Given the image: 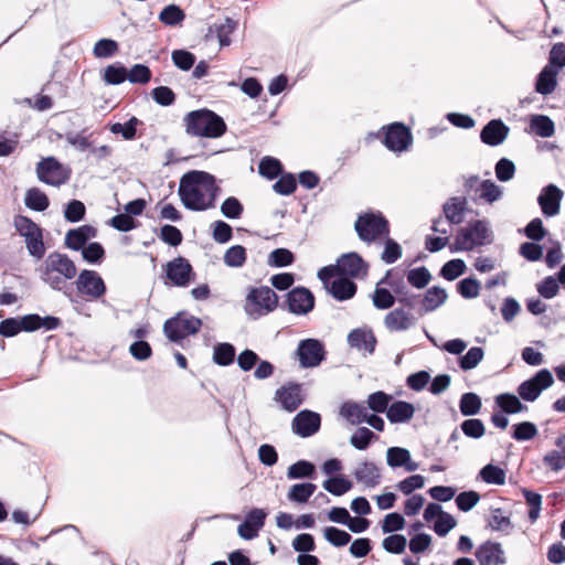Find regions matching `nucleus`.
Wrapping results in <instances>:
<instances>
[{"mask_svg": "<svg viewBox=\"0 0 565 565\" xmlns=\"http://www.w3.org/2000/svg\"><path fill=\"white\" fill-rule=\"evenodd\" d=\"M295 260L296 256L290 249L278 247L270 252L267 264L270 267L282 268L292 265Z\"/></svg>", "mask_w": 565, "mask_h": 565, "instance_id": "nucleus-47", "label": "nucleus"}, {"mask_svg": "<svg viewBox=\"0 0 565 565\" xmlns=\"http://www.w3.org/2000/svg\"><path fill=\"white\" fill-rule=\"evenodd\" d=\"M236 349L230 342L216 343L213 348V362L220 366H228L235 361Z\"/></svg>", "mask_w": 565, "mask_h": 565, "instance_id": "nucleus-36", "label": "nucleus"}, {"mask_svg": "<svg viewBox=\"0 0 565 565\" xmlns=\"http://www.w3.org/2000/svg\"><path fill=\"white\" fill-rule=\"evenodd\" d=\"M321 428V415L311 409H302L291 422L292 433L301 438L316 435Z\"/></svg>", "mask_w": 565, "mask_h": 565, "instance_id": "nucleus-16", "label": "nucleus"}, {"mask_svg": "<svg viewBox=\"0 0 565 565\" xmlns=\"http://www.w3.org/2000/svg\"><path fill=\"white\" fill-rule=\"evenodd\" d=\"M407 282L416 288L424 289L431 280V274L425 266L412 268L406 273Z\"/></svg>", "mask_w": 565, "mask_h": 565, "instance_id": "nucleus-49", "label": "nucleus"}, {"mask_svg": "<svg viewBox=\"0 0 565 565\" xmlns=\"http://www.w3.org/2000/svg\"><path fill=\"white\" fill-rule=\"evenodd\" d=\"M86 214L85 204L76 199H72L64 207V217L70 223H77L84 220Z\"/></svg>", "mask_w": 565, "mask_h": 565, "instance_id": "nucleus-59", "label": "nucleus"}, {"mask_svg": "<svg viewBox=\"0 0 565 565\" xmlns=\"http://www.w3.org/2000/svg\"><path fill=\"white\" fill-rule=\"evenodd\" d=\"M222 189L215 175L202 170L185 172L179 183L178 195L183 206L193 212H202L215 207Z\"/></svg>", "mask_w": 565, "mask_h": 565, "instance_id": "nucleus-1", "label": "nucleus"}, {"mask_svg": "<svg viewBox=\"0 0 565 565\" xmlns=\"http://www.w3.org/2000/svg\"><path fill=\"white\" fill-rule=\"evenodd\" d=\"M326 290L335 300L347 301L355 296L358 291V285L353 280L341 276L333 279L332 282H329V286Z\"/></svg>", "mask_w": 565, "mask_h": 565, "instance_id": "nucleus-25", "label": "nucleus"}, {"mask_svg": "<svg viewBox=\"0 0 565 565\" xmlns=\"http://www.w3.org/2000/svg\"><path fill=\"white\" fill-rule=\"evenodd\" d=\"M466 188L468 191H475L480 199L489 203L494 202V181L490 179L480 180L473 175L466 181Z\"/></svg>", "mask_w": 565, "mask_h": 565, "instance_id": "nucleus-30", "label": "nucleus"}, {"mask_svg": "<svg viewBox=\"0 0 565 565\" xmlns=\"http://www.w3.org/2000/svg\"><path fill=\"white\" fill-rule=\"evenodd\" d=\"M348 343L364 354H373L377 344V339L371 328H355L348 334Z\"/></svg>", "mask_w": 565, "mask_h": 565, "instance_id": "nucleus-20", "label": "nucleus"}, {"mask_svg": "<svg viewBox=\"0 0 565 565\" xmlns=\"http://www.w3.org/2000/svg\"><path fill=\"white\" fill-rule=\"evenodd\" d=\"M337 265L339 266L341 276L351 280L364 278L369 273V264L356 252L342 254L337 259Z\"/></svg>", "mask_w": 565, "mask_h": 565, "instance_id": "nucleus-17", "label": "nucleus"}, {"mask_svg": "<svg viewBox=\"0 0 565 565\" xmlns=\"http://www.w3.org/2000/svg\"><path fill=\"white\" fill-rule=\"evenodd\" d=\"M83 259L90 265H100L105 257L106 252L99 242H90L81 250Z\"/></svg>", "mask_w": 565, "mask_h": 565, "instance_id": "nucleus-51", "label": "nucleus"}, {"mask_svg": "<svg viewBox=\"0 0 565 565\" xmlns=\"http://www.w3.org/2000/svg\"><path fill=\"white\" fill-rule=\"evenodd\" d=\"M481 398L477 393H463L459 399V409L463 416H475L481 409Z\"/></svg>", "mask_w": 565, "mask_h": 565, "instance_id": "nucleus-44", "label": "nucleus"}, {"mask_svg": "<svg viewBox=\"0 0 565 565\" xmlns=\"http://www.w3.org/2000/svg\"><path fill=\"white\" fill-rule=\"evenodd\" d=\"M358 482L367 488H374L381 482L380 469L373 461H363L353 472Z\"/></svg>", "mask_w": 565, "mask_h": 565, "instance_id": "nucleus-28", "label": "nucleus"}, {"mask_svg": "<svg viewBox=\"0 0 565 565\" xmlns=\"http://www.w3.org/2000/svg\"><path fill=\"white\" fill-rule=\"evenodd\" d=\"M243 212L244 206L236 196H228L221 204V213L228 220H238Z\"/></svg>", "mask_w": 565, "mask_h": 565, "instance_id": "nucleus-61", "label": "nucleus"}, {"mask_svg": "<svg viewBox=\"0 0 565 565\" xmlns=\"http://www.w3.org/2000/svg\"><path fill=\"white\" fill-rule=\"evenodd\" d=\"M40 279L51 289L62 291L65 297L73 301V288L67 284L77 275L75 263L60 252L50 253L42 264L36 268Z\"/></svg>", "mask_w": 565, "mask_h": 565, "instance_id": "nucleus-2", "label": "nucleus"}, {"mask_svg": "<svg viewBox=\"0 0 565 565\" xmlns=\"http://www.w3.org/2000/svg\"><path fill=\"white\" fill-rule=\"evenodd\" d=\"M296 355L302 369H312L326 360L327 351L321 340L307 338L299 341Z\"/></svg>", "mask_w": 565, "mask_h": 565, "instance_id": "nucleus-12", "label": "nucleus"}, {"mask_svg": "<svg viewBox=\"0 0 565 565\" xmlns=\"http://www.w3.org/2000/svg\"><path fill=\"white\" fill-rule=\"evenodd\" d=\"M489 233L488 223L484 220H475L460 227L450 244L451 253L469 252L477 246H482Z\"/></svg>", "mask_w": 565, "mask_h": 565, "instance_id": "nucleus-5", "label": "nucleus"}, {"mask_svg": "<svg viewBox=\"0 0 565 565\" xmlns=\"http://www.w3.org/2000/svg\"><path fill=\"white\" fill-rule=\"evenodd\" d=\"M274 399L288 413L297 411L305 402L302 384L295 381L282 384L276 390Z\"/></svg>", "mask_w": 565, "mask_h": 565, "instance_id": "nucleus-14", "label": "nucleus"}, {"mask_svg": "<svg viewBox=\"0 0 565 565\" xmlns=\"http://www.w3.org/2000/svg\"><path fill=\"white\" fill-rule=\"evenodd\" d=\"M266 518L267 512L264 509H250L246 513L244 521L237 526L238 535L246 541L255 539L264 527Z\"/></svg>", "mask_w": 565, "mask_h": 565, "instance_id": "nucleus-18", "label": "nucleus"}, {"mask_svg": "<svg viewBox=\"0 0 565 565\" xmlns=\"http://www.w3.org/2000/svg\"><path fill=\"white\" fill-rule=\"evenodd\" d=\"M127 67L120 62H115L104 70L103 79L108 85H119L127 81Z\"/></svg>", "mask_w": 565, "mask_h": 565, "instance_id": "nucleus-45", "label": "nucleus"}, {"mask_svg": "<svg viewBox=\"0 0 565 565\" xmlns=\"http://www.w3.org/2000/svg\"><path fill=\"white\" fill-rule=\"evenodd\" d=\"M484 355L483 349L480 347L470 348L465 354H461L458 359V365L462 371H469L482 361Z\"/></svg>", "mask_w": 565, "mask_h": 565, "instance_id": "nucleus-53", "label": "nucleus"}, {"mask_svg": "<svg viewBox=\"0 0 565 565\" xmlns=\"http://www.w3.org/2000/svg\"><path fill=\"white\" fill-rule=\"evenodd\" d=\"M466 270L467 266L465 260L461 258H454L446 262L441 266L439 275L448 281H454L460 276H462L466 273Z\"/></svg>", "mask_w": 565, "mask_h": 565, "instance_id": "nucleus-42", "label": "nucleus"}, {"mask_svg": "<svg viewBox=\"0 0 565 565\" xmlns=\"http://www.w3.org/2000/svg\"><path fill=\"white\" fill-rule=\"evenodd\" d=\"M456 288L462 298L473 299L479 295L480 282L473 277H466L457 282Z\"/></svg>", "mask_w": 565, "mask_h": 565, "instance_id": "nucleus-62", "label": "nucleus"}, {"mask_svg": "<svg viewBox=\"0 0 565 565\" xmlns=\"http://www.w3.org/2000/svg\"><path fill=\"white\" fill-rule=\"evenodd\" d=\"M171 60L177 68L188 72L195 65L196 56L185 49H178L172 51Z\"/></svg>", "mask_w": 565, "mask_h": 565, "instance_id": "nucleus-54", "label": "nucleus"}, {"mask_svg": "<svg viewBox=\"0 0 565 565\" xmlns=\"http://www.w3.org/2000/svg\"><path fill=\"white\" fill-rule=\"evenodd\" d=\"M96 236L97 228L93 225L84 224L66 232L64 245L68 249L81 252Z\"/></svg>", "mask_w": 565, "mask_h": 565, "instance_id": "nucleus-21", "label": "nucleus"}, {"mask_svg": "<svg viewBox=\"0 0 565 565\" xmlns=\"http://www.w3.org/2000/svg\"><path fill=\"white\" fill-rule=\"evenodd\" d=\"M448 299V294L440 286H431L422 295V306L418 307V315L425 316L437 310Z\"/></svg>", "mask_w": 565, "mask_h": 565, "instance_id": "nucleus-23", "label": "nucleus"}, {"mask_svg": "<svg viewBox=\"0 0 565 565\" xmlns=\"http://www.w3.org/2000/svg\"><path fill=\"white\" fill-rule=\"evenodd\" d=\"M559 71L552 65H545L537 75L535 90L541 95L552 94L557 86V75Z\"/></svg>", "mask_w": 565, "mask_h": 565, "instance_id": "nucleus-29", "label": "nucleus"}, {"mask_svg": "<svg viewBox=\"0 0 565 565\" xmlns=\"http://www.w3.org/2000/svg\"><path fill=\"white\" fill-rule=\"evenodd\" d=\"M497 405L508 414H516L526 409L519 397L512 394H501L497 396Z\"/></svg>", "mask_w": 565, "mask_h": 565, "instance_id": "nucleus-58", "label": "nucleus"}, {"mask_svg": "<svg viewBox=\"0 0 565 565\" xmlns=\"http://www.w3.org/2000/svg\"><path fill=\"white\" fill-rule=\"evenodd\" d=\"M237 21L226 17L223 22L214 23L209 28V32H214L218 40L220 46H228L231 44V34L237 29Z\"/></svg>", "mask_w": 565, "mask_h": 565, "instance_id": "nucleus-32", "label": "nucleus"}, {"mask_svg": "<svg viewBox=\"0 0 565 565\" xmlns=\"http://www.w3.org/2000/svg\"><path fill=\"white\" fill-rule=\"evenodd\" d=\"M118 49V43L115 40L104 38L95 43L93 53L98 58H108L115 55Z\"/></svg>", "mask_w": 565, "mask_h": 565, "instance_id": "nucleus-63", "label": "nucleus"}, {"mask_svg": "<svg viewBox=\"0 0 565 565\" xmlns=\"http://www.w3.org/2000/svg\"><path fill=\"white\" fill-rule=\"evenodd\" d=\"M416 319L404 308H395L384 318V326L390 331H406L415 324Z\"/></svg>", "mask_w": 565, "mask_h": 565, "instance_id": "nucleus-26", "label": "nucleus"}, {"mask_svg": "<svg viewBox=\"0 0 565 565\" xmlns=\"http://www.w3.org/2000/svg\"><path fill=\"white\" fill-rule=\"evenodd\" d=\"M539 430L535 424L522 422L512 426V438L518 441H526L536 437Z\"/></svg>", "mask_w": 565, "mask_h": 565, "instance_id": "nucleus-60", "label": "nucleus"}, {"mask_svg": "<svg viewBox=\"0 0 565 565\" xmlns=\"http://www.w3.org/2000/svg\"><path fill=\"white\" fill-rule=\"evenodd\" d=\"M377 439V435L367 427H359L350 437V444L358 450H365Z\"/></svg>", "mask_w": 565, "mask_h": 565, "instance_id": "nucleus-46", "label": "nucleus"}, {"mask_svg": "<svg viewBox=\"0 0 565 565\" xmlns=\"http://www.w3.org/2000/svg\"><path fill=\"white\" fill-rule=\"evenodd\" d=\"M397 299L393 295V292L385 288V287H379L376 285L375 290L372 295V302L373 306L379 310H387L391 309Z\"/></svg>", "mask_w": 565, "mask_h": 565, "instance_id": "nucleus-50", "label": "nucleus"}, {"mask_svg": "<svg viewBox=\"0 0 565 565\" xmlns=\"http://www.w3.org/2000/svg\"><path fill=\"white\" fill-rule=\"evenodd\" d=\"M246 248L243 245H233L224 254V264L232 268L243 267L246 263Z\"/></svg>", "mask_w": 565, "mask_h": 565, "instance_id": "nucleus-56", "label": "nucleus"}, {"mask_svg": "<svg viewBox=\"0 0 565 565\" xmlns=\"http://www.w3.org/2000/svg\"><path fill=\"white\" fill-rule=\"evenodd\" d=\"M24 204L32 211L43 212L50 206V200L41 189L31 188L25 193Z\"/></svg>", "mask_w": 565, "mask_h": 565, "instance_id": "nucleus-37", "label": "nucleus"}, {"mask_svg": "<svg viewBox=\"0 0 565 565\" xmlns=\"http://www.w3.org/2000/svg\"><path fill=\"white\" fill-rule=\"evenodd\" d=\"M143 125V122L138 119L136 116H131L124 124L115 122L109 126V130L114 135H120L124 140H134L137 138V128L138 126Z\"/></svg>", "mask_w": 565, "mask_h": 565, "instance_id": "nucleus-35", "label": "nucleus"}, {"mask_svg": "<svg viewBox=\"0 0 565 565\" xmlns=\"http://www.w3.org/2000/svg\"><path fill=\"white\" fill-rule=\"evenodd\" d=\"M553 383L552 373L547 369H542L533 377L521 383L518 393L524 401L533 402L540 396L542 391L552 386Z\"/></svg>", "mask_w": 565, "mask_h": 565, "instance_id": "nucleus-15", "label": "nucleus"}, {"mask_svg": "<svg viewBox=\"0 0 565 565\" xmlns=\"http://www.w3.org/2000/svg\"><path fill=\"white\" fill-rule=\"evenodd\" d=\"M415 414V407L412 403L397 399L392 401L386 412V418L391 424L408 423Z\"/></svg>", "mask_w": 565, "mask_h": 565, "instance_id": "nucleus-27", "label": "nucleus"}, {"mask_svg": "<svg viewBox=\"0 0 565 565\" xmlns=\"http://www.w3.org/2000/svg\"><path fill=\"white\" fill-rule=\"evenodd\" d=\"M563 195V191L555 184L544 186L537 198L542 213L547 217L557 215L561 210Z\"/></svg>", "mask_w": 565, "mask_h": 565, "instance_id": "nucleus-19", "label": "nucleus"}, {"mask_svg": "<svg viewBox=\"0 0 565 565\" xmlns=\"http://www.w3.org/2000/svg\"><path fill=\"white\" fill-rule=\"evenodd\" d=\"M322 487L332 495L341 497L352 489L353 482L344 475H337L326 479Z\"/></svg>", "mask_w": 565, "mask_h": 565, "instance_id": "nucleus-38", "label": "nucleus"}, {"mask_svg": "<svg viewBox=\"0 0 565 565\" xmlns=\"http://www.w3.org/2000/svg\"><path fill=\"white\" fill-rule=\"evenodd\" d=\"M480 500V495L477 491L468 490L462 491L455 495V502L459 511L469 512L472 510Z\"/></svg>", "mask_w": 565, "mask_h": 565, "instance_id": "nucleus-64", "label": "nucleus"}, {"mask_svg": "<svg viewBox=\"0 0 565 565\" xmlns=\"http://www.w3.org/2000/svg\"><path fill=\"white\" fill-rule=\"evenodd\" d=\"M386 463L392 469L404 468L408 472H414L419 468V465L412 459L411 451L398 446L387 448Z\"/></svg>", "mask_w": 565, "mask_h": 565, "instance_id": "nucleus-22", "label": "nucleus"}, {"mask_svg": "<svg viewBox=\"0 0 565 565\" xmlns=\"http://www.w3.org/2000/svg\"><path fill=\"white\" fill-rule=\"evenodd\" d=\"M384 248L381 254V260L385 264H394L402 257V246L390 235L384 236Z\"/></svg>", "mask_w": 565, "mask_h": 565, "instance_id": "nucleus-57", "label": "nucleus"}, {"mask_svg": "<svg viewBox=\"0 0 565 565\" xmlns=\"http://www.w3.org/2000/svg\"><path fill=\"white\" fill-rule=\"evenodd\" d=\"M467 204L465 196H451L443 204V213L449 225H459L463 222Z\"/></svg>", "mask_w": 565, "mask_h": 565, "instance_id": "nucleus-24", "label": "nucleus"}, {"mask_svg": "<svg viewBox=\"0 0 565 565\" xmlns=\"http://www.w3.org/2000/svg\"><path fill=\"white\" fill-rule=\"evenodd\" d=\"M297 189V179L291 172H281L278 180L273 184V190L280 195H291Z\"/></svg>", "mask_w": 565, "mask_h": 565, "instance_id": "nucleus-52", "label": "nucleus"}, {"mask_svg": "<svg viewBox=\"0 0 565 565\" xmlns=\"http://www.w3.org/2000/svg\"><path fill=\"white\" fill-rule=\"evenodd\" d=\"M282 171L284 167L277 158L267 156L259 161L258 173L267 180L277 179Z\"/></svg>", "mask_w": 565, "mask_h": 565, "instance_id": "nucleus-41", "label": "nucleus"}, {"mask_svg": "<svg viewBox=\"0 0 565 565\" xmlns=\"http://www.w3.org/2000/svg\"><path fill=\"white\" fill-rule=\"evenodd\" d=\"M340 415L351 425L363 423L366 407L353 401H345L340 406Z\"/></svg>", "mask_w": 565, "mask_h": 565, "instance_id": "nucleus-33", "label": "nucleus"}, {"mask_svg": "<svg viewBox=\"0 0 565 565\" xmlns=\"http://www.w3.org/2000/svg\"><path fill=\"white\" fill-rule=\"evenodd\" d=\"M354 230L361 241L370 244L390 235V223L382 212L369 211L358 216Z\"/></svg>", "mask_w": 565, "mask_h": 565, "instance_id": "nucleus-4", "label": "nucleus"}, {"mask_svg": "<svg viewBox=\"0 0 565 565\" xmlns=\"http://www.w3.org/2000/svg\"><path fill=\"white\" fill-rule=\"evenodd\" d=\"M183 122L185 132L191 137L216 139L227 130L223 117L209 108L189 111L184 116Z\"/></svg>", "mask_w": 565, "mask_h": 565, "instance_id": "nucleus-3", "label": "nucleus"}, {"mask_svg": "<svg viewBox=\"0 0 565 565\" xmlns=\"http://www.w3.org/2000/svg\"><path fill=\"white\" fill-rule=\"evenodd\" d=\"M166 284L185 288L195 277V273L189 259L178 256L164 265Z\"/></svg>", "mask_w": 565, "mask_h": 565, "instance_id": "nucleus-11", "label": "nucleus"}, {"mask_svg": "<svg viewBox=\"0 0 565 565\" xmlns=\"http://www.w3.org/2000/svg\"><path fill=\"white\" fill-rule=\"evenodd\" d=\"M38 179L47 185L60 186L70 179V172L53 156L42 158L36 163Z\"/></svg>", "mask_w": 565, "mask_h": 565, "instance_id": "nucleus-10", "label": "nucleus"}, {"mask_svg": "<svg viewBox=\"0 0 565 565\" xmlns=\"http://www.w3.org/2000/svg\"><path fill=\"white\" fill-rule=\"evenodd\" d=\"M324 540L334 547H343L351 542L352 536L344 530L335 526H326L323 529Z\"/></svg>", "mask_w": 565, "mask_h": 565, "instance_id": "nucleus-55", "label": "nucleus"}, {"mask_svg": "<svg viewBox=\"0 0 565 565\" xmlns=\"http://www.w3.org/2000/svg\"><path fill=\"white\" fill-rule=\"evenodd\" d=\"M202 324L203 322L200 318L186 311H180L164 321L163 333L170 342L180 343L189 335L196 334Z\"/></svg>", "mask_w": 565, "mask_h": 565, "instance_id": "nucleus-7", "label": "nucleus"}, {"mask_svg": "<svg viewBox=\"0 0 565 565\" xmlns=\"http://www.w3.org/2000/svg\"><path fill=\"white\" fill-rule=\"evenodd\" d=\"M530 127L535 135L542 138L552 137L555 131L554 122L550 117L544 115L532 116Z\"/></svg>", "mask_w": 565, "mask_h": 565, "instance_id": "nucleus-43", "label": "nucleus"}, {"mask_svg": "<svg viewBox=\"0 0 565 565\" xmlns=\"http://www.w3.org/2000/svg\"><path fill=\"white\" fill-rule=\"evenodd\" d=\"M185 19L183 9L174 3L166 6L159 13V21L167 26H177Z\"/></svg>", "mask_w": 565, "mask_h": 565, "instance_id": "nucleus-39", "label": "nucleus"}, {"mask_svg": "<svg viewBox=\"0 0 565 565\" xmlns=\"http://www.w3.org/2000/svg\"><path fill=\"white\" fill-rule=\"evenodd\" d=\"M286 299L280 303L282 310L296 316H306L315 309L316 298L313 292L305 287L297 286L286 294Z\"/></svg>", "mask_w": 565, "mask_h": 565, "instance_id": "nucleus-8", "label": "nucleus"}, {"mask_svg": "<svg viewBox=\"0 0 565 565\" xmlns=\"http://www.w3.org/2000/svg\"><path fill=\"white\" fill-rule=\"evenodd\" d=\"M393 396L384 391H376L367 396V408L376 414H385L388 411Z\"/></svg>", "mask_w": 565, "mask_h": 565, "instance_id": "nucleus-40", "label": "nucleus"}, {"mask_svg": "<svg viewBox=\"0 0 565 565\" xmlns=\"http://www.w3.org/2000/svg\"><path fill=\"white\" fill-rule=\"evenodd\" d=\"M286 476L289 480H312L317 477V468L313 462L306 459H300L288 467Z\"/></svg>", "mask_w": 565, "mask_h": 565, "instance_id": "nucleus-31", "label": "nucleus"}, {"mask_svg": "<svg viewBox=\"0 0 565 565\" xmlns=\"http://www.w3.org/2000/svg\"><path fill=\"white\" fill-rule=\"evenodd\" d=\"M74 284L78 294L93 300L99 299L107 291L106 284L102 276L92 269L81 270Z\"/></svg>", "mask_w": 565, "mask_h": 565, "instance_id": "nucleus-13", "label": "nucleus"}, {"mask_svg": "<svg viewBox=\"0 0 565 565\" xmlns=\"http://www.w3.org/2000/svg\"><path fill=\"white\" fill-rule=\"evenodd\" d=\"M383 145L394 152L406 151L413 142L411 128L402 121H394L382 127Z\"/></svg>", "mask_w": 565, "mask_h": 565, "instance_id": "nucleus-9", "label": "nucleus"}, {"mask_svg": "<svg viewBox=\"0 0 565 565\" xmlns=\"http://www.w3.org/2000/svg\"><path fill=\"white\" fill-rule=\"evenodd\" d=\"M24 239L26 249L32 257L36 259H41L44 257L46 248L43 241L42 227L40 230H36L35 233L24 237Z\"/></svg>", "mask_w": 565, "mask_h": 565, "instance_id": "nucleus-48", "label": "nucleus"}, {"mask_svg": "<svg viewBox=\"0 0 565 565\" xmlns=\"http://www.w3.org/2000/svg\"><path fill=\"white\" fill-rule=\"evenodd\" d=\"M317 490V484L312 482H300L292 484L287 493V499L290 502L297 503V504H303L307 503L310 499V497L313 495V493Z\"/></svg>", "mask_w": 565, "mask_h": 565, "instance_id": "nucleus-34", "label": "nucleus"}, {"mask_svg": "<svg viewBox=\"0 0 565 565\" xmlns=\"http://www.w3.org/2000/svg\"><path fill=\"white\" fill-rule=\"evenodd\" d=\"M277 294L268 286L249 287L246 295L245 312L258 318L273 312L279 305Z\"/></svg>", "mask_w": 565, "mask_h": 565, "instance_id": "nucleus-6", "label": "nucleus"}]
</instances>
